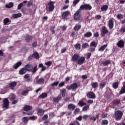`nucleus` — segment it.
<instances>
[{
    "label": "nucleus",
    "mask_w": 125,
    "mask_h": 125,
    "mask_svg": "<svg viewBox=\"0 0 125 125\" xmlns=\"http://www.w3.org/2000/svg\"><path fill=\"white\" fill-rule=\"evenodd\" d=\"M92 88H97L98 87V82H93L91 83Z\"/></svg>",
    "instance_id": "24"
},
{
    "label": "nucleus",
    "mask_w": 125,
    "mask_h": 125,
    "mask_svg": "<svg viewBox=\"0 0 125 125\" xmlns=\"http://www.w3.org/2000/svg\"><path fill=\"white\" fill-rule=\"evenodd\" d=\"M47 97V94L45 93H43L39 96L40 98H42V99H43V98H45Z\"/></svg>",
    "instance_id": "39"
},
{
    "label": "nucleus",
    "mask_w": 125,
    "mask_h": 125,
    "mask_svg": "<svg viewBox=\"0 0 125 125\" xmlns=\"http://www.w3.org/2000/svg\"><path fill=\"white\" fill-rule=\"evenodd\" d=\"M106 84H107V82H102L101 83L99 84L100 88V89H103L105 86H106Z\"/></svg>",
    "instance_id": "21"
},
{
    "label": "nucleus",
    "mask_w": 125,
    "mask_h": 125,
    "mask_svg": "<svg viewBox=\"0 0 125 125\" xmlns=\"http://www.w3.org/2000/svg\"><path fill=\"white\" fill-rule=\"evenodd\" d=\"M54 3V2H53V1H51L48 4V9L50 12L53 11V10H54L55 6Z\"/></svg>",
    "instance_id": "9"
},
{
    "label": "nucleus",
    "mask_w": 125,
    "mask_h": 125,
    "mask_svg": "<svg viewBox=\"0 0 125 125\" xmlns=\"http://www.w3.org/2000/svg\"><path fill=\"white\" fill-rule=\"evenodd\" d=\"M112 86L114 89H117L119 87V83L115 82L112 84Z\"/></svg>",
    "instance_id": "37"
},
{
    "label": "nucleus",
    "mask_w": 125,
    "mask_h": 125,
    "mask_svg": "<svg viewBox=\"0 0 125 125\" xmlns=\"http://www.w3.org/2000/svg\"><path fill=\"white\" fill-rule=\"evenodd\" d=\"M76 120H78V121H82L83 120V116L82 115L79 116L78 117L76 118Z\"/></svg>",
    "instance_id": "62"
},
{
    "label": "nucleus",
    "mask_w": 125,
    "mask_h": 125,
    "mask_svg": "<svg viewBox=\"0 0 125 125\" xmlns=\"http://www.w3.org/2000/svg\"><path fill=\"white\" fill-rule=\"evenodd\" d=\"M92 7L91 5L88 4H84L80 6V10H91Z\"/></svg>",
    "instance_id": "3"
},
{
    "label": "nucleus",
    "mask_w": 125,
    "mask_h": 125,
    "mask_svg": "<svg viewBox=\"0 0 125 125\" xmlns=\"http://www.w3.org/2000/svg\"><path fill=\"white\" fill-rule=\"evenodd\" d=\"M30 68H31V65L29 64L25 65L24 66V67H23V68L25 69V70L27 72H29L30 71Z\"/></svg>",
    "instance_id": "35"
},
{
    "label": "nucleus",
    "mask_w": 125,
    "mask_h": 125,
    "mask_svg": "<svg viewBox=\"0 0 125 125\" xmlns=\"http://www.w3.org/2000/svg\"><path fill=\"white\" fill-rule=\"evenodd\" d=\"M28 120H29V118H28V117H24L22 118V121L24 123H26V122H28Z\"/></svg>",
    "instance_id": "57"
},
{
    "label": "nucleus",
    "mask_w": 125,
    "mask_h": 125,
    "mask_svg": "<svg viewBox=\"0 0 125 125\" xmlns=\"http://www.w3.org/2000/svg\"><path fill=\"white\" fill-rule=\"evenodd\" d=\"M117 18H118V19H123V18H124V16L122 14H118L117 15Z\"/></svg>",
    "instance_id": "50"
},
{
    "label": "nucleus",
    "mask_w": 125,
    "mask_h": 125,
    "mask_svg": "<svg viewBox=\"0 0 125 125\" xmlns=\"http://www.w3.org/2000/svg\"><path fill=\"white\" fill-rule=\"evenodd\" d=\"M81 10L80 9L78 10L74 15V18L75 20H81L82 15H81Z\"/></svg>",
    "instance_id": "4"
},
{
    "label": "nucleus",
    "mask_w": 125,
    "mask_h": 125,
    "mask_svg": "<svg viewBox=\"0 0 125 125\" xmlns=\"http://www.w3.org/2000/svg\"><path fill=\"white\" fill-rule=\"evenodd\" d=\"M90 46L91 47H96L97 46V44L95 42H92L90 44Z\"/></svg>",
    "instance_id": "43"
},
{
    "label": "nucleus",
    "mask_w": 125,
    "mask_h": 125,
    "mask_svg": "<svg viewBox=\"0 0 125 125\" xmlns=\"http://www.w3.org/2000/svg\"><path fill=\"white\" fill-rule=\"evenodd\" d=\"M22 65V62H18L16 63L14 65H13V68L14 69H18L20 66Z\"/></svg>",
    "instance_id": "16"
},
{
    "label": "nucleus",
    "mask_w": 125,
    "mask_h": 125,
    "mask_svg": "<svg viewBox=\"0 0 125 125\" xmlns=\"http://www.w3.org/2000/svg\"><path fill=\"white\" fill-rule=\"evenodd\" d=\"M24 39L25 42H31V41H32V36L27 35L24 37Z\"/></svg>",
    "instance_id": "19"
},
{
    "label": "nucleus",
    "mask_w": 125,
    "mask_h": 125,
    "mask_svg": "<svg viewBox=\"0 0 125 125\" xmlns=\"http://www.w3.org/2000/svg\"><path fill=\"white\" fill-rule=\"evenodd\" d=\"M14 5V4H13V2H10L8 4L5 5V7L6 8H11V7H13Z\"/></svg>",
    "instance_id": "36"
},
{
    "label": "nucleus",
    "mask_w": 125,
    "mask_h": 125,
    "mask_svg": "<svg viewBox=\"0 0 125 125\" xmlns=\"http://www.w3.org/2000/svg\"><path fill=\"white\" fill-rule=\"evenodd\" d=\"M90 56H91V53H88L86 58V59H89V58H90Z\"/></svg>",
    "instance_id": "64"
},
{
    "label": "nucleus",
    "mask_w": 125,
    "mask_h": 125,
    "mask_svg": "<svg viewBox=\"0 0 125 125\" xmlns=\"http://www.w3.org/2000/svg\"><path fill=\"white\" fill-rule=\"evenodd\" d=\"M37 45H38V42H34L32 43V46L33 47H37Z\"/></svg>",
    "instance_id": "59"
},
{
    "label": "nucleus",
    "mask_w": 125,
    "mask_h": 125,
    "mask_svg": "<svg viewBox=\"0 0 125 125\" xmlns=\"http://www.w3.org/2000/svg\"><path fill=\"white\" fill-rule=\"evenodd\" d=\"M31 109H32V107L28 105H26L24 106V107H23V110L25 112H27V111H30V110H31Z\"/></svg>",
    "instance_id": "26"
},
{
    "label": "nucleus",
    "mask_w": 125,
    "mask_h": 125,
    "mask_svg": "<svg viewBox=\"0 0 125 125\" xmlns=\"http://www.w3.org/2000/svg\"><path fill=\"white\" fill-rule=\"evenodd\" d=\"M117 45L119 47H124L125 46V42L123 40H120L118 43Z\"/></svg>",
    "instance_id": "20"
},
{
    "label": "nucleus",
    "mask_w": 125,
    "mask_h": 125,
    "mask_svg": "<svg viewBox=\"0 0 125 125\" xmlns=\"http://www.w3.org/2000/svg\"><path fill=\"white\" fill-rule=\"evenodd\" d=\"M84 61H85V58L84 57H81L78 59L77 64L78 65H83L84 63Z\"/></svg>",
    "instance_id": "7"
},
{
    "label": "nucleus",
    "mask_w": 125,
    "mask_h": 125,
    "mask_svg": "<svg viewBox=\"0 0 125 125\" xmlns=\"http://www.w3.org/2000/svg\"><path fill=\"white\" fill-rule=\"evenodd\" d=\"M107 9H108V5H103L101 8V11H106V10H107Z\"/></svg>",
    "instance_id": "31"
},
{
    "label": "nucleus",
    "mask_w": 125,
    "mask_h": 125,
    "mask_svg": "<svg viewBox=\"0 0 125 125\" xmlns=\"http://www.w3.org/2000/svg\"><path fill=\"white\" fill-rule=\"evenodd\" d=\"M109 64H111V61L109 60L105 61L104 62H103V65H104V66H107L109 65Z\"/></svg>",
    "instance_id": "40"
},
{
    "label": "nucleus",
    "mask_w": 125,
    "mask_h": 125,
    "mask_svg": "<svg viewBox=\"0 0 125 125\" xmlns=\"http://www.w3.org/2000/svg\"><path fill=\"white\" fill-rule=\"evenodd\" d=\"M54 29H55V26H51L50 28V31L52 34L55 33V30H54Z\"/></svg>",
    "instance_id": "46"
},
{
    "label": "nucleus",
    "mask_w": 125,
    "mask_h": 125,
    "mask_svg": "<svg viewBox=\"0 0 125 125\" xmlns=\"http://www.w3.org/2000/svg\"><path fill=\"white\" fill-rule=\"evenodd\" d=\"M68 108L69 110H71V111H74L76 109V105L72 104H70L68 105Z\"/></svg>",
    "instance_id": "17"
},
{
    "label": "nucleus",
    "mask_w": 125,
    "mask_h": 125,
    "mask_svg": "<svg viewBox=\"0 0 125 125\" xmlns=\"http://www.w3.org/2000/svg\"><path fill=\"white\" fill-rule=\"evenodd\" d=\"M32 57L35 59H40V54L38 52H36L32 54Z\"/></svg>",
    "instance_id": "22"
},
{
    "label": "nucleus",
    "mask_w": 125,
    "mask_h": 125,
    "mask_svg": "<svg viewBox=\"0 0 125 125\" xmlns=\"http://www.w3.org/2000/svg\"><path fill=\"white\" fill-rule=\"evenodd\" d=\"M39 68H42V71H45V70H46V67H45V66L43 65V64L42 63H40L39 65Z\"/></svg>",
    "instance_id": "34"
},
{
    "label": "nucleus",
    "mask_w": 125,
    "mask_h": 125,
    "mask_svg": "<svg viewBox=\"0 0 125 125\" xmlns=\"http://www.w3.org/2000/svg\"><path fill=\"white\" fill-rule=\"evenodd\" d=\"M59 83V82H54V83H53L51 85L52 86H57L58 85Z\"/></svg>",
    "instance_id": "58"
},
{
    "label": "nucleus",
    "mask_w": 125,
    "mask_h": 125,
    "mask_svg": "<svg viewBox=\"0 0 125 125\" xmlns=\"http://www.w3.org/2000/svg\"><path fill=\"white\" fill-rule=\"evenodd\" d=\"M37 71H38V66L36 65L34 67L33 69H32L33 74H35V73H36Z\"/></svg>",
    "instance_id": "52"
},
{
    "label": "nucleus",
    "mask_w": 125,
    "mask_h": 125,
    "mask_svg": "<svg viewBox=\"0 0 125 125\" xmlns=\"http://www.w3.org/2000/svg\"><path fill=\"white\" fill-rule=\"evenodd\" d=\"M71 14V13L69 11H66L62 13V19H65V18H67Z\"/></svg>",
    "instance_id": "10"
},
{
    "label": "nucleus",
    "mask_w": 125,
    "mask_h": 125,
    "mask_svg": "<svg viewBox=\"0 0 125 125\" xmlns=\"http://www.w3.org/2000/svg\"><path fill=\"white\" fill-rule=\"evenodd\" d=\"M75 48L77 50H80L81 49V44L77 43L75 45Z\"/></svg>",
    "instance_id": "48"
},
{
    "label": "nucleus",
    "mask_w": 125,
    "mask_h": 125,
    "mask_svg": "<svg viewBox=\"0 0 125 125\" xmlns=\"http://www.w3.org/2000/svg\"><path fill=\"white\" fill-rule=\"evenodd\" d=\"M109 124V122L107 120H103L102 121L101 125H107Z\"/></svg>",
    "instance_id": "42"
},
{
    "label": "nucleus",
    "mask_w": 125,
    "mask_h": 125,
    "mask_svg": "<svg viewBox=\"0 0 125 125\" xmlns=\"http://www.w3.org/2000/svg\"><path fill=\"white\" fill-rule=\"evenodd\" d=\"M25 73H27V71H26V69L24 67L21 68L19 71L20 75H24Z\"/></svg>",
    "instance_id": "23"
},
{
    "label": "nucleus",
    "mask_w": 125,
    "mask_h": 125,
    "mask_svg": "<svg viewBox=\"0 0 125 125\" xmlns=\"http://www.w3.org/2000/svg\"><path fill=\"white\" fill-rule=\"evenodd\" d=\"M79 58H80V55L75 54L72 57V60L73 62H78V60H79Z\"/></svg>",
    "instance_id": "11"
},
{
    "label": "nucleus",
    "mask_w": 125,
    "mask_h": 125,
    "mask_svg": "<svg viewBox=\"0 0 125 125\" xmlns=\"http://www.w3.org/2000/svg\"><path fill=\"white\" fill-rule=\"evenodd\" d=\"M107 116H108V114H107V113H106V114L103 113L102 115V117L104 119H105V118H107Z\"/></svg>",
    "instance_id": "61"
},
{
    "label": "nucleus",
    "mask_w": 125,
    "mask_h": 125,
    "mask_svg": "<svg viewBox=\"0 0 125 125\" xmlns=\"http://www.w3.org/2000/svg\"><path fill=\"white\" fill-rule=\"evenodd\" d=\"M61 94L62 97H65V95L66 94V90L64 88L62 89L61 91Z\"/></svg>",
    "instance_id": "45"
},
{
    "label": "nucleus",
    "mask_w": 125,
    "mask_h": 125,
    "mask_svg": "<svg viewBox=\"0 0 125 125\" xmlns=\"http://www.w3.org/2000/svg\"><path fill=\"white\" fill-rule=\"evenodd\" d=\"M2 103L3 104H1V106L3 109H6V110H7V109L9 108V101L8 100V99H3Z\"/></svg>",
    "instance_id": "1"
},
{
    "label": "nucleus",
    "mask_w": 125,
    "mask_h": 125,
    "mask_svg": "<svg viewBox=\"0 0 125 125\" xmlns=\"http://www.w3.org/2000/svg\"><path fill=\"white\" fill-rule=\"evenodd\" d=\"M92 36V33L90 32H87L84 34V38H90Z\"/></svg>",
    "instance_id": "27"
},
{
    "label": "nucleus",
    "mask_w": 125,
    "mask_h": 125,
    "mask_svg": "<svg viewBox=\"0 0 125 125\" xmlns=\"http://www.w3.org/2000/svg\"><path fill=\"white\" fill-rule=\"evenodd\" d=\"M37 83L39 84H42L44 83V79L43 78H40L38 80Z\"/></svg>",
    "instance_id": "29"
},
{
    "label": "nucleus",
    "mask_w": 125,
    "mask_h": 125,
    "mask_svg": "<svg viewBox=\"0 0 125 125\" xmlns=\"http://www.w3.org/2000/svg\"><path fill=\"white\" fill-rule=\"evenodd\" d=\"M80 0H74L73 1V5H74V6H76V5H77V4L78 3H79V2H80Z\"/></svg>",
    "instance_id": "53"
},
{
    "label": "nucleus",
    "mask_w": 125,
    "mask_h": 125,
    "mask_svg": "<svg viewBox=\"0 0 125 125\" xmlns=\"http://www.w3.org/2000/svg\"><path fill=\"white\" fill-rule=\"evenodd\" d=\"M48 118V115L47 114H45L43 116V118H42V120H43V121H46Z\"/></svg>",
    "instance_id": "56"
},
{
    "label": "nucleus",
    "mask_w": 125,
    "mask_h": 125,
    "mask_svg": "<svg viewBox=\"0 0 125 125\" xmlns=\"http://www.w3.org/2000/svg\"><path fill=\"white\" fill-rule=\"evenodd\" d=\"M120 93V94H124V93H125V82L123 83V86L121 88Z\"/></svg>",
    "instance_id": "25"
},
{
    "label": "nucleus",
    "mask_w": 125,
    "mask_h": 125,
    "mask_svg": "<svg viewBox=\"0 0 125 125\" xmlns=\"http://www.w3.org/2000/svg\"><path fill=\"white\" fill-rule=\"evenodd\" d=\"M16 98V96L14 94H12L11 97V100H14Z\"/></svg>",
    "instance_id": "60"
},
{
    "label": "nucleus",
    "mask_w": 125,
    "mask_h": 125,
    "mask_svg": "<svg viewBox=\"0 0 125 125\" xmlns=\"http://www.w3.org/2000/svg\"><path fill=\"white\" fill-rule=\"evenodd\" d=\"M86 96L89 99H95L96 98V95L92 91L88 92Z\"/></svg>",
    "instance_id": "6"
},
{
    "label": "nucleus",
    "mask_w": 125,
    "mask_h": 125,
    "mask_svg": "<svg viewBox=\"0 0 125 125\" xmlns=\"http://www.w3.org/2000/svg\"><path fill=\"white\" fill-rule=\"evenodd\" d=\"M101 32L104 35H106V34H108V29H107V27L104 26L102 27Z\"/></svg>",
    "instance_id": "13"
},
{
    "label": "nucleus",
    "mask_w": 125,
    "mask_h": 125,
    "mask_svg": "<svg viewBox=\"0 0 125 125\" xmlns=\"http://www.w3.org/2000/svg\"><path fill=\"white\" fill-rule=\"evenodd\" d=\"M89 46V44H88V43H84L82 44V48H87V47H88Z\"/></svg>",
    "instance_id": "44"
},
{
    "label": "nucleus",
    "mask_w": 125,
    "mask_h": 125,
    "mask_svg": "<svg viewBox=\"0 0 125 125\" xmlns=\"http://www.w3.org/2000/svg\"><path fill=\"white\" fill-rule=\"evenodd\" d=\"M114 18H111L108 21V27L109 29H113L114 28Z\"/></svg>",
    "instance_id": "8"
},
{
    "label": "nucleus",
    "mask_w": 125,
    "mask_h": 125,
    "mask_svg": "<svg viewBox=\"0 0 125 125\" xmlns=\"http://www.w3.org/2000/svg\"><path fill=\"white\" fill-rule=\"evenodd\" d=\"M89 109V105H85L83 108V111L84 112H86V111H87Z\"/></svg>",
    "instance_id": "47"
},
{
    "label": "nucleus",
    "mask_w": 125,
    "mask_h": 125,
    "mask_svg": "<svg viewBox=\"0 0 125 125\" xmlns=\"http://www.w3.org/2000/svg\"><path fill=\"white\" fill-rule=\"evenodd\" d=\"M89 118V115H84L83 116L82 118L83 120H84L85 121H87V118Z\"/></svg>",
    "instance_id": "49"
},
{
    "label": "nucleus",
    "mask_w": 125,
    "mask_h": 125,
    "mask_svg": "<svg viewBox=\"0 0 125 125\" xmlns=\"http://www.w3.org/2000/svg\"><path fill=\"white\" fill-rule=\"evenodd\" d=\"M52 64V62L51 61H48L45 63V65H46V66H47V67H49L50 66H51Z\"/></svg>",
    "instance_id": "51"
},
{
    "label": "nucleus",
    "mask_w": 125,
    "mask_h": 125,
    "mask_svg": "<svg viewBox=\"0 0 125 125\" xmlns=\"http://www.w3.org/2000/svg\"><path fill=\"white\" fill-rule=\"evenodd\" d=\"M120 32L121 33H125V27H122L121 29H120Z\"/></svg>",
    "instance_id": "63"
},
{
    "label": "nucleus",
    "mask_w": 125,
    "mask_h": 125,
    "mask_svg": "<svg viewBox=\"0 0 125 125\" xmlns=\"http://www.w3.org/2000/svg\"><path fill=\"white\" fill-rule=\"evenodd\" d=\"M37 114L39 116H42V115L44 114V110L42 109H39Z\"/></svg>",
    "instance_id": "30"
},
{
    "label": "nucleus",
    "mask_w": 125,
    "mask_h": 125,
    "mask_svg": "<svg viewBox=\"0 0 125 125\" xmlns=\"http://www.w3.org/2000/svg\"><path fill=\"white\" fill-rule=\"evenodd\" d=\"M62 99V98L61 97V94L59 95L57 97L54 98L53 99V101L55 102V103H58L60 100Z\"/></svg>",
    "instance_id": "12"
},
{
    "label": "nucleus",
    "mask_w": 125,
    "mask_h": 125,
    "mask_svg": "<svg viewBox=\"0 0 125 125\" xmlns=\"http://www.w3.org/2000/svg\"><path fill=\"white\" fill-rule=\"evenodd\" d=\"M29 92L28 90H24L21 92V95H26Z\"/></svg>",
    "instance_id": "55"
},
{
    "label": "nucleus",
    "mask_w": 125,
    "mask_h": 125,
    "mask_svg": "<svg viewBox=\"0 0 125 125\" xmlns=\"http://www.w3.org/2000/svg\"><path fill=\"white\" fill-rule=\"evenodd\" d=\"M121 102L120 100L116 99L113 101L112 103L113 105H119Z\"/></svg>",
    "instance_id": "33"
},
{
    "label": "nucleus",
    "mask_w": 125,
    "mask_h": 125,
    "mask_svg": "<svg viewBox=\"0 0 125 125\" xmlns=\"http://www.w3.org/2000/svg\"><path fill=\"white\" fill-rule=\"evenodd\" d=\"M22 16V14L21 13H19L18 14H14L12 15L13 18L14 19H17V18H20Z\"/></svg>",
    "instance_id": "18"
},
{
    "label": "nucleus",
    "mask_w": 125,
    "mask_h": 125,
    "mask_svg": "<svg viewBox=\"0 0 125 125\" xmlns=\"http://www.w3.org/2000/svg\"><path fill=\"white\" fill-rule=\"evenodd\" d=\"M108 46V44H104L99 49V51H104V50L106 47Z\"/></svg>",
    "instance_id": "28"
},
{
    "label": "nucleus",
    "mask_w": 125,
    "mask_h": 125,
    "mask_svg": "<svg viewBox=\"0 0 125 125\" xmlns=\"http://www.w3.org/2000/svg\"><path fill=\"white\" fill-rule=\"evenodd\" d=\"M78 105H80L81 107H83V106L86 105V103L83 102V101H80Z\"/></svg>",
    "instance_id": "41"
},
{
    "label": "nucleus",
    "mask_w": 125,
    "mask_h": 125,
    "mask_svg": "<svg viewBox=\"0 0 125 125\" xmlns=\"http://www.w3.org/2000/svg\"><path fill=\"white\" fill-rule=\"evenodd\" d=\"M114 117L116 121H120L123 117V112L121 110H117L115 112Z\"/></svg>",
    "instance_id": "2"
},
{
    "label": "nucleus",
    "mask_w": 125,
    "mask_h": 125,
    "mask_svg": "<svg viewBox=\"0 0 125 125\" xmlns=\"http://www.w3.org/2000/svg\"><path fill=\"white\" fill-rule=\"evenodd\" d=\"M17 85V82H14L11 83L9 85V87L11 89H14L15 88V86Z\"/></svg>",
    "instance_id": "14"
},
{
    "label": "nucleus",
    "mask_w": 125,
    "mask_h": 125,
    "mask_svg": "<svg viewBox=\"0 0 125 125\" xmlns=\"http://www.w3.org/2000/svg\"><path fill=\"white\" fill-rule=\"evenodd\" d=\"M89 119L90 120V121H93V122H95V121H96L97 119H99V114L97 115L96 117L89 115Z\"/></svg>",
    "instance_id": "15"
},
{
    "label": "nucleus",
    "mask_w": 125,
    "mask_h": 125,
    "mask_svg": "<svg viewBox=\"0 0 125 125\" xmlns=\"http://www.w3.org/2000/svg\"><path fill=\"white\" fill-rule=\"evenodd\" d=\"M22 7H23V3H20L18 6V8H17L18 10H20V9H21V8H22Z\"/></svg>",
    "instance_id": "54"
},
{
    "label": "nucleus",
    "mask_w": 125,
    "mask_h": 125,
    "mask_svg": "<svg viewBox=\"0 0 125 125\" xmlns=\"http://www.w3.org/2000/svg\"><path fill=\"white\" fill-rule=\"evenodd\" d=\"M66 89L68 90H76L78 88V83H74L71 84V85H67L66 87Z\"/></svg>",
    "instance_id": "5"
},
{
    "label": "nucleus",
    "mask_w": 125,
    "mask_h": 125,
    "mask_svg": "<svg viewBox=\"0 0 125 125\" xmlns=\"http://www.w3.org/2000/svg\"><path fill=\"white\" fill-rule=\"evenodd\" d=\"M81 28H82V25H81L80 24H77L74 27V30L75 31H79V30H80Z\"/></svg>",
    "instance_id": "38"
},
{
    "label": "nucleus",
    "mask_w": 125,
    "mask_h": 125,
    "mask_svg": "<svg viewBox=\"0 0 125 125\" xmlns=\"http://www.w3.org/2000/svg\"><path fill=\"white\" fill-rule=\"evenodd\" d=\"M9 22H11V21H9V19L8 18H5L3 20V23L4 25H8L9 23Z\"/></svg>",
    "instance_id": "32"
}]
</instances>
